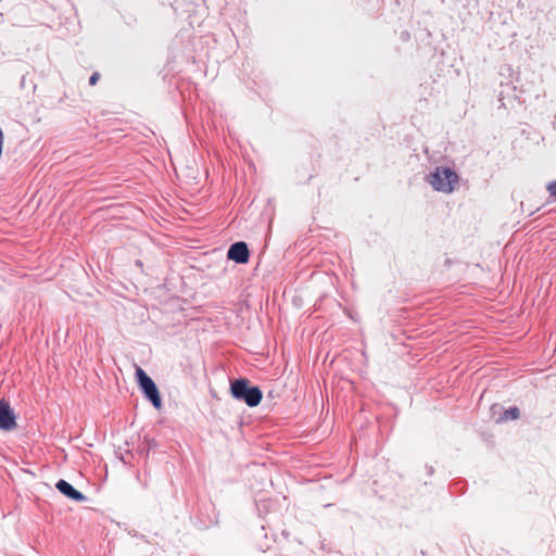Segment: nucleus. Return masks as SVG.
<instances>
[{"label":"nucleus","mask_w":556,"mask_h":556,"mask_svg":"<svg viewBox=\"0 0 556 556\" xmlns=\"http://www.w3.org/2000/svg\"><path fill=\"white\" fill-rule=\"evenodd\" d=\"M230 391L233 397L244 401L251 407L257 406L263 397L261 390L256 387H249L245 380L233 381Z\"/></svg>","instance_id":"1"},{"label":"nucleus","mask_w":556,"mask_h":556,"mask_svg":"<svg viewBox=\"0 0 556 556\" xmlns=\"http://www.w3.org/2000/svg\"><path fill=\"white\" fill-rule=\"evenodd\" d=\"M429 181L437 191L450 193L455 189L458 178L450 168H439L430 176Z\"/></svg>","instance_id":"2"},{"label":"nucleus","mask_w":556,"mask_h":556,"mask_svg":"<svg viewBox=\"0 0 556 556\" xmlns=\"http://www.w3.org/2000/svg\"><path fill=\"white\" fill-rule=\"evenodd\" d=\"M136 378L146 397L151 401L155 408L160 409L162 406V400L154 381L140 367H137L136 369Z\"/></svg>","instance_id":"3"},{"label":"nucleus","mask_w":556,"mask_h":556,"mask_svg":"<svg viewBox=\"0 0 556 556\" xmlns=\"http://www.w3.org/2000/svg\"><path fill=\"white\" fill-rule=\"evenodd\" d=\"M16 427V417L10 405L0 401V430L11 431Z\"/></svg>","instance_id":"4"},{"label":"nucleus","mask_w":556,"mask_h":556,"mask_svg":"<svg viewBox=\"0 0 556 556\" xmlns=\"http://www.w3.org/2000/svg\"><path fill=\"white\" fill-rule=\"evenodd\" d=\"M228 258L245 264L249 261V250L244 242H237L232 244L228 251Z\"/></svg>","instance_id":"5"},{"label":"nucleus","mask_w":556,"mask_h":556,"mask_svg":"<svg viewBox=\"0 0 556 556\" xmlns=\"http://www.w3.org/2000/svg\"><path fill=\"white\" fill-rule=\"evenodd\" d=\"M56 489L62 493L64 494L65 496H67L68 498L71 500H74V501H77V502H83L86 500L85 495L83 493H80L79 491H77L76 489L73 488L72 484H70L67 481L65 480H59L56 482Z\"/></svg>","instance_id":"6"},{"label":"nucleus","mask_w":556,"mask_h":556,"mask_svg":"<svg viewBox=\"0 0 556 556\" xmlns=\"http://www.w3.org/2000/svg\"><path fill=\"white\" fill-rule=\"evenodd\" d=\"M519 417V409L517 407H511L504 413V417L502 419H517Z\"/></svg>","instance_id":"7"},{"label":"nucleus","mask_w":556,"mask_h":556,"mask_svg":"<svg viewBox=\"0 0 556 556\" xmlns=\"http://www.w3.org/2000/svg\"><path fill=\"white\" fill-rule=\"evenodd\" d=\"M547 190L556 198V181L547 186Z\"/></svg>","instance_id":"8"},{"label":"nucleus","mask_w":556,"mask_h":556,"mask_svg":"<svg viewBox=\"0 0 556 556\" xmlns=\"http://www.w3.org/2000/svg\"><path fill=\"white\" fill-rule=\"evenodd\" d=\"M98 79H99V74H97V73H96V74H93V75L90 77V84H91V85H96V84H97V81H98Z\"/></svg>","instance_id":"9"}]
</instances>
